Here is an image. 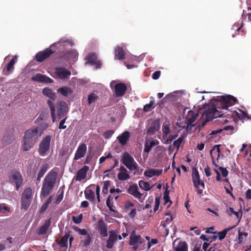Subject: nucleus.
I'll list each match as a JSON object with an SVG mask.
<instances>
[{
    "label": "nucleus",
    "mask_w": 251,
    "mask_h": 251,
    "mask_svg": "<svg viewBox=\"0 0 251 251\" xmlns=\"http://www.w3.org/2000/svg\"><path fill=\"white\" fill-rule=\"evenodd\" d=\"M42 135V131L37 127L27 130L23 138V149L24 151H29L36 142V140Z\"/></svg>",
    "instance_id": "f257e3e1"
},
{
    "label": "nucleus",
    "mask_w": 251,
    "mask_h": 251,
    "mask_svg": "<svg viewBox=\"0 0 251 251\" xmlns=\"http://www.w3.org/2000/svg\"><path fill=\"white\" fill-rule=\"evenodd\" d=\"M57 178V173L53 171L49 172L45 176L42 187L41 195L44 198L49 196L53 189Z\"/></svg>",
    "instance_id": "f03ea898"
},
{
    "label": "nucleus",
    "mask_w": 251,
    "mask_h": 251,
    "mask_svg": "<svg viewBox=\"0 0 251 251\" xmlns=\"http://www.w3.org/2000/svg\"><path fill=\"white\" fill-rule=\"evenodd\" d=\"M217 102V108L219 109H227L228 107L234 104L237 99L232 96H220L215 100Z\"/></svg>",
    "instance_id": "7ed1b4c3"
},
{
    "label": "nucleus",
    "mask_w": 251,
    "mask_h": 251,
    "mask_svg": "<svg viewBox=\"0 0 251 251\" xmlns=\"http://www.w3.org/2000/svg\"><path fill=\"white\" fill-rule=\"evenodd\" d=\"M219 109L217 108V103L214 104V105H213L210 106V107L206 110H205L204 112L203 113L202 115V118H206L209 121L212 120L213 119L220 117L221 118L222 114H221V112L218 109Z\"/></svg>",
    "instance_id": "20e7f679"
},
{
    "label": "nucleus",
    "mask_w": 251,
    "mask_h": 251,
    "mask_svg": "<svg viewBox=\"0 0 251 251\" xmlns=\"http://www.w3.org/2000/svg\"><path fill=\"white\" fill-rule=\"evenodd\" d=\"M121 161L130 171L136 170L138 168L137 164L128 153L123 154Z\"/></svg>",
    "instance_id": "39448f33"
},
{
    "label": "nucleus",
    "mask_w": 251,
    "mask_h": 251,
    "mask_svg": "<svg viewBox=\"0 0 251 251\" xmlns=\"http://www.w3.org/2000/svg\"><path fill=\"white\" fill-rule=\"evenodd\" d=\"M51 136L47 135L44 138L39 145L38 151L41 156H45L48 154L50 148Z\"/></svg>",
    "instance_id": "423d86ee"
},
{
    "label": "nucleus",
    "mask_w": 251,
    "mask_h": 251,
    "mask_svg": "<svg viewBox=\"0 0 251 251\" xmlns=\"http://www.w3.org/2000/svg\"><path fill=\"white\" fill-rule=\"evenodd\" d=\"M86 60L85 64H90L93 65L96 69L100 68L101 66V63L100 61L98 60L96 55L94 53H89L85 58Z\"/></svg>",
    "instance_id": "0eeeda50"
},
{
    "label": "nucleus",
    "mask_w": 251,
    "mask_h": 251,
    "mask_svg": "<svg viewBox=\"0 0 251 251\" xmlns=\"http://www.w3.org/2000/svg\"><path fill=\"white\" fill-rule=\"evenodd\" d=\"M54 51L48 48L43 51H40L36 55V59L38 62H41L49 58Z\"/></svg>",
    "instance_id": "6e6552de"
},
{
    "label": "nucleus",
    "mask_w": 251,
    "mask_h": 251,
    "mask_svg": "<svg viewBox=\"0 0 251 251\" xmlns=\"http://www.w3.org/2000/svg\"><path fill=\"white\" fill-rule=\"evenodd\" d=\"M11 183H15L16 185V189L18 190L21 186L23 179L21 174L18 172H13L9 178Z\"/></svg>",
    "instance_id": "1a4fd4ad"
},
{
    "label": "nucleus",
    "mask_w": 251,
    "mask_h": 251,
    "mask_svg": "<svg viewBox=\"0 0 251 251\" xmlns=\"http://www.w3.org/2000/svg\"><path fill=\"white\" fill-rule=\"evenodd\" d=\"M55 74L60 79H67L71 75L70 71L63 67H58L55 69Z\"/></svg>",
    "instance_id": "9d476101"
},
{
    "label": "nucleus",
    "mask_w": 251,
    "mask_h": 251,
    "mask_svg": "<svg viewBox=\"0 0 251 251\" xmlns=\"http://www.w3.org/2000/svg\"><path fill=\"white\" fill-rule=\"evenodd\" d=\"M192 179L195 187L198 188V186H201L202 188H204V182L200 180L198 171L196 168H193Z\"/></svg>",
    "instance_id": "9b49d317"
},
{
    "label": "nucleus",
    "mask_w": 251,
    "mask_h": 251,
    "mask_svg": "<svg viewBox=\"0 0 251 251\" xmlns=\"http://www.w3.org/2000/svg\"><path fill=\"white\" fill-rule=\"evenodd\" d=\"M68 112L67 104L63 101H60L58 103L57 108V117L60 119L65 117Z\"/></svg>",
    "instance_id": "f8f14e48"
},
{
    "label": "nucleus",
    "mask_w": 251,
    "mask_h": 251,
    "mask_svg": "<svg viewBox=\"0 0 251 251\" xmlns=\"http://www.w3.org/2000/svg\"><path fill=\"white\" fill-rule=\"evenodd\" d=\"M127 192L133 196L135 198L138 199L140 201L142 202L143 199H142V194L139 191L137 185H133L129 187L127 190Z\"/></svg>",
    "instance_id": "ddd939ff"
},
{
    "label": "nucleus",
    "mask_w": 251,
    "mask_h": 251,
    "mask_svg": "<svg viewBox=\"0 0 251 251\" xmlns=\"http://www.w3.org/2000/svg\"><path fill=\"white\" fill-rule=\"evenodd\" d=\"M87 146L85 144L79 145L75 153L74 160H77L83 157L86 152Z\"/></svg>",
    "instance_id": "4468645a"
},
{
    "label": "nucleus",
    "mask_w": 251,
    "mask_h": 251,
    "mask_svg": "<svg viewBox=\"0 0 251 251\" xmlns=\"http://www.w3.org/2000/svg\"><path fill=\"white\" fill-rule=\"evenodd\" d=\"M107 225L102 219L99 220L98 223V230L102 237H107L108 235Z\"/></svg>",
    "instance_id": "2eb2a0df"
},
{
    "label": "nucleus",
    "mask_w": 251,
    "mask_h": 251,
    "mask_svg": "<svg viewBox=\"0 0 251 251\" xmlns=\"http://www.w3.org/2000/svg\"><path fill=\"white\" fill-rule=\"evenodd\" d=\"M197 114H196L194 111L189 110L185 118V122L187 125V126H194V123L196 120Z\"/></svg>",
    "instance_id": "dca6fc26"
},
{
    "label": "nucleus",
    "mask_w": 251,
    "mask_h": 251,
    "mask_svg": "<svg viewBox=\"0 0 251 251\" xmlns=\"http://www.w3.org/2000/svg\"><path fill=\"white\" fill-rule=\"evenodd\" d=\"M126 90V87L124 83H117L114 85V91L117 97L124 96Z\"/></svg>",
    "instance_id": "f3484780"
},
{
    "label": "nucleus",
    "mask_w": 251,
    "mask_h": 251,
    "mask_svg": "<svg viewBox=\"0 0 251 251\" xmlns=\"http://www.w3.org/2000/svg\"><path fill=\"white\" fill-rule=\"evenodd\" d=\"M89 169L88 166H84L77 171L76 176H75V179L79 181L85 179Z\"/></svg>",
    "instance_id": "a211bd4d"
},
{
    "label": "nucleus",
    "mask_w": 251,
    "mask_h": 251,
    "mask_svg": "<svg viewBox=\"0 0 251 251\" xmlns=\"http://www.w3.org/2000/svg\"><path fill=\"white\" fill-rule=\"evenodd\" d=\"M31 79L33 81L41 82L52 83L53 82V80L52 79L41 74H37L33 75Z\"/></svg>",
    "instance_id": "6ab92c4d"
},
{
    "label": "nucleus",
    "mask_w": 251,
    "mask_h": 251,
    "mask_svg": "<svg viewBox=\"0 0 251 251\" xmlns=\"http://www.w3.org/2000/svg\"><path fill=\"white\" fill-rule=\"evenodd\" d=\"M117 240V234L115 231H110L109 232V236L107 241L106 247L108 249L112 248L114 244Z\"/></svg>",
    "instance_id": "aec40b11"
},
{
    "label": "nucleus",
    "mask_w": 251,
    "mask_h": 251,
    "mask_svg": "<svg viewBox=\"0 0 251 251\" xmlns=\"http://www.w3.org/2000/svg\"><path fill=\"white\" fill-rule=\"evenodd\" d=\"M144 240L140 236L136 235L133 232L130 236V245H139L143 243Z\"/></svg>",
    "instance_id": "412c9836"
},
{
    "label": "nucleus",
    "mask_w": 251,
    "mask_h": 251,
    "mask_svg": "<svg viewBox=\"0 0 251 251\" xmlns=\"http://www.w3.org/2000/svg\"><path fill=\"white\" fill-rule=\"evenodd\" d=\"M118 178L120 180H126L129 178L127 170L124 166L120 168V172L118 174Z\"/></svg>",
    "instance_id": "4be33fe9"
},
{
    "label": "nucleus",
    "mask_w": 251,
    "mask_h": 251,
    "mask_svg": "<svg viewBox=\"0 0 251 251\" xmlns=\"http://www.w3.org/2000/svg\"><path fill=\"white\" fill-rule=\"evenodd\" d=\"M69 238V235L68 234H66L64 236H63L61 240L58 243V245L61 247L60 251H65L68 247V240Z\"/></svg>",
    "instance_id": "5701e85b"
},
{
    "label": "nucleus",
    "mask_w": 251,
    "mask_h": 251,
    "mask_svg": "<svg viewBox=\"0 0 251 251\" xmlns=\"http://www.w3.org/2000/svg\"><path fill=\"white\" fill-rule=\"evenodd\" d=\"M50 220L51 219L50 218L49 220H46L44 225L39 228L38 232V234L44 235L47 233V230L50 225Z\"/></svg>",
    "instance_id": "b1692460"
},
{
    "label": "nucleus",
    "mask_w": 251,
    "mask_h": 251,
    "mask_svg": "<svg viewBox=\"0 0 251 251\" xmlns=\"http://www.w3.org/2000/svg\"><path fill=\"white\" fill-rule=\"evenodd\" d=\"M125 58V52L122 48L117 46L115 48V59L122 60Z\"/></svg>",
    "instance_id": "393cba45"
},
{
    "label": "nucleus",
    "mask_w": 251,
    "mask_h": 251,
    "mask_svg": "<svg viewBox=\"0 0 251 251\" xmlns=\"http://www.w3.org/2000/svg\"><path fill=\"white\" fill-rule=\"evenodd\" d=\"M160 128V124L158 122L154 121L151 126L148 129L147 134L149 135H153Z\"/></svg>",
    "instance_id": "a878e982"
},
{
    "label": "nucleus",
    "mask_w": 251,
    "mask_h": 251,
    "mask_svg": "<svg viewBox=\"0 0 251 251\" xmlns=\"http://www.w3.org/2000/svg\"><path fill=\"white\" fill-rule=\"evenodd\" d=\"M129 132L125 131L117 137L119 142L122 145H125L129 138Z\"/></svg>",
    "instance_id": "bb28decb"
},
{
    "label": "nucleus",
    "mask_w": 251,
    "mask_h": 251,
    "mask_svg": "<svg viewBox=\"0 0 251 251\" xmlns=\"http://www.w3.org/2000/svg\"><path fill=\"white\" fill-rule=\"evenodd\" d=\"M162 173V170H158L155 169H150L145 171L144 175L145 176L151 177L154 176H158Z\"/></svg>",
    "instance_id": "cd10ccee"
},
{
    "label": "nucleus",
    "mask_w": 251,
    "mask_h": 251,
    "mask_svg": "<svg viewBox=\"0 0 251 251\" xmlns=\"http://www.w3.org/2000/svg\"><path fill=\"white\" fill-rule=\"evenodd\" d=\"M158 143L157 141H146L145 145V148L144 150V152L146 153H149L151 150V148L155 146Z\"/></svg>",
    "instance_id": "c85d7f7f"
},
{
    "label": "nucleus",
    "mask_w": 251,
    "mask_h": 251,
    "mask_svg": "<svg viewBox=\"0 0 251 251\" xmlns=\"http://www.w3.org/2000/svg\"><path fill=\"white\" fill-rule=\"evenodd\" d=\"M58 92L65 97L72 94V89L68 87L64 86L58 89Z\"/></svg>",
    "instance_id": "c756f323"
},
{
    "label": "nucleus",
    "mask_w": 251,
    "mask_h": 251,
    "mask_svg": "<svg viewBox=\"0 0 251 251\" xmlns=\"http://www.w3.org/2000/svg\"><path fill=\"white\" fill-rule=\"evenodd\" d=\"M85 198L91 201H94L95 199V193L93 190L87 189L84 192Z\"/></svg>",
    "instance_id": "7c9ffc66"
},
{
    "label": "nucleus",
    "mask_w": 251,
    "mask_h": 251,
    "mask_svg": "<svg viewBox=\"0 0 251 251\" xmlns=\"http://www.w3.org/2000/svg\"><path fill=\"white\" fill-rule=\"evenodd\" d=\"M42 92L44 95L48 97L52 100H54L55 99L56 96L55 93H54L50 89L45 88L43 89Z\"/></svg>",
    "instance_id": "2f4dec72"
},
{
    "label": "nucleus",
    "mask_w": 251,
    "mask_h": 251,
    "mask_svg": "<svg viewBox=\"0 0 251 251\" xmlns=\"http://www.w3.org/2000/svg\"><path fill=\"white\" fill-rule=\"evenodd\" d=\"M48 169V165L45 164L43 165L41 169H40L37 176V180L40 181L41 178L44 176L46 172Z\"/></svg>",
    "instance_id": "473e14b6"
},
{
    "label": "nucleus",
    "mask_w": 251,
    "mask_h": 251,
    "mask_svg": "<svg viewBox=\"0 0 251 251\" xmlns=\"http://www.w3.org/2000/svg\"><path fill=\"white\" fill-rule=\"evenodd\" d=\"M91 242V238L89 234L81 237V243L84 247H87L90 245Z\"/></svg>",
    "instance_id": "72a5a7b5"
},
{
    "label": "nucleus",
    "mask_w": 251,
    "mask_h": 251,
    "mask_svg": "<svg viewBox=\"0 0 251 251\" xmlns=\"http://www.w3.org/2000/svg\"><path fill=\"white\" fill-rule=\"evenodd\" d=\"M32 196V192L31 189L30 188H27L23 193L22 198L31 200Z\"/></svg>",
    "instance_id": "f704fd0d"
},
{
    "label": "nucleus",
    "mask_w": 251,
    "mask_h": 251,
    "mask_svg": "<svg viewBox=\"0 0 251 251\" xmlns=\"http://www.w3.org/2000/svg\"><path fill=\"white\" fill-rule=\"evenodd\" d=\"M219 147L220 145H215L210 151V154L213 160L214 158V154H218L217 159H218L220 153Z\"/></svg>",
    "instance_id": "c9c22d12"
},
{
    "label": "nucleus",
    "mask_w": 251,
    "mask_h": 251,
    "mask_svg": "<svg viewBox=\"0 0 251 251\" xmlns=\"http://www.w3.org/2000/svg\"><path fill=\"white\" fill-rule=\"evenodd\" d=\"M163 137L165 139L167 138L170 133V129L169 125L167 123H164L162 126Z\"/></svg>",
    "instance_id": "e433bc0d"
},
{
    "label": "nucleus",
    "mask_w": 251,
    "mask_h": 251,
    "mask_svg": "<svg viewBox=\"0 0 251 251\" xmlns=\"http://www.w3.org/2000/svg\"><path fill=\"white\" fill-rule=\"evenodd\" d=\"M176 251H188V246L185 242H181L178 243L176 248Z\"/></svg>",
    "instance_id": "4c0bfd02"
},
{
    "label": "nucleus",
    "mask_w": 251,
    "mask_h": 251,
    "mask_svg": "<svg viewBox=\"0 0 251 251\" xmlns=\"http://www.w3.org/2000/svg\"><path fill=\"white\" fill-rule=\"evenodd\" d=\"M139 185L142 189L145 191L150 190L151 188V187L149 183L143 180H140L139 181Z\"/></svg>",
    "instance_id": "58836bf2"
},
{
    "label": "nucleus",
    "mask_w": 251,
    "mask_h": 251,
    "mask_svg": "<svg viewBox=\"0 0 251 251\" xmlns=\"http://www.w3.org/2000/svg\"><path fill=\"white\" fill-rule=\"evenodd\" d=\"M98 99V97L95 94L91 93L88 96V104L90 105L91 104L96 102Z\"/></svg>",
    "instance_id": "ea45409f"
},
{
    "label": "nucleus",
    "mask_w": 251,
    "mask_h": 251,
    "mask_svg": "<svg viewBox=\"0 0 251 251\" xmlns=\"http://www.w3.org/2000/svg\"><path fill=\"white\" fill-rule=\"evenodd\" d=\"M113 197L109 196L106 200V204L111 211L115 212L114 206L113 205Z\"/></svg>",
    "instance_id": "a19ab883"
},
{
    "label": "nucleus",
    "mask_w": 251,
    "mask_h": 251,
    "mask_svg": "<svg viewBox=\"0 0 251 251\" xmlns=\"http://www.w3.org/2000/svg\"><path fill=\"white\" fill-rule=\"evenodd\" d=\"M17 57L16 56H15L11 60L9 64L7 65L6 67V71L8 72L7 74H9V73L14 69V65L15 63Z\"/></svg>",
    "instance_id": "79ce46f5"
},
{
    "label": "nucleus",
    "mask_w": 251,
    "mask_h": 251,
    "mask_svg": "<svg viewBox=\"0 0 251 251\" xmlns=\"http://www.w3.org/2000/svg\"><path fill=\"white\" fill-rule=\"evenodd\" d=\"M31 200L22 198V208L26 209L30 205Z\"/></svg>",
    "instance_id": "37998d69"
},
{
    "label": "nucleus",
    "mask_w": 251,
    "mask_h": 251,
    "mask_svg": "<svg viewBox=\"0 0 251 251\" xmlns=\"http://www.w3.org/2000/svg\"><path fill=\"white\" fill-rule=\"evenodd\" d=\"M78 52L75 50L70 51L68 53V57L75 61L78 56Z\"/></svg>",
    "instance_id": "c03bdc74"
},
{
    "label": "nucleus",
    "mask_w": 251,
    "mask_h": 251,
    "mask_svg": "<svg viewBox=\"0 0 251 251\" xmlns=\"http://www.w3.org/2000/svg\"><path fill=\"white\" fill-rule=\"evenodd\" d=\"M111 183L110 181H105L103 182V186L102 188V193L106 194L108 191V187L110 186Z\"/></svg>",
    "instance_id": "a18cd8bd"
},
{
    "label": "nucleus",
    "mask_w": 251,
    "mask_h": 251,
    "mask_svg": "<svg viewBox=\"0 0 251 251\" xmlns=\"http://www.w3.org/2000/svg\"><path fill=\"white\" fill-rule=\"evenodd\" d=\"M68 43L70 44V45L71 46H73L74 45V43L72 42V41L71 40H69V39H66L65 38H62V39H61L58 42L52 44L50 46V47H53L54 45H58L59 43Z\"/></svg>",
    "instance_id": "49530a36"
},
{
    "label": "nucleus",
    "mask_w": 251,
    "mask_h": 251,
    "mask_svg": "<svg viewBox=\"0 0 251 251\" xmlns=\"http://www.w3.org/2000/svg\"><path fill=\"white\" fill-rule=\"evenodd\" d=\"M154 103L153 100L150 101V103L146 104L144 107V110L145 111H149L153 108V105Z\"/></svg>",
    "instance_id": "de8ad7c7"
},
{
    "label": "nucleus",
    "mask_w": 251,
    "mask_h": 251,
    "mask_svg": "<svg viewBox=\"0 0 251 251\" xmlns=\"http://www.w3.org/2000/svg\"><path fill=\"white\" fill-rule=\"evenodd\" d=\"M183 140V136H180L174 142V146L176 147L177 149L179 148V146L180 144H181Z\"/></svg>",
    "instance_id": "09e8293b"
},
{
    "label": "nucleus",
    "mask_w": 251,
    "mask_h": 251,
    "mask_svg": "<svg viewBox=\"0 0 251 251\" xmlns=\"http://www.w3.org/2000/svg\"><path fill=\"white\" fill-rule=\"evenodd\" d=\"M226 235V230H225L224 229L223 231H222L221 232H219L218 233L217 237H218V238L220 240H222L225 238ZM215 238H216L217 237H215Z\"/></svg>",
    "instance_id": "8fccbe9b"
},
{
    "label": "nucleus",
    "mask_w": 251,
    "mask_h": 251,
    "mask_svg": "<svg viewBox=\"0 0 251 251\" xmlns=\"http://www.w3.org/2000/svg\"><path fill=\"white\" fill-rule=\"evenodd\" d=\"M82 214H80L78 217L73 216L72 217V220H73V222L76 224H78L80 223L82 221Z\"/></svg>",
    "instance_id": "3c124183"
},
{
    "label": "nucleus",
    "mask_w": 251,
    "mask_h": 251,
    "mask_svg": "<svg viewBox=\"0 0 251 251\" xmlns=\"http://www.w3.org/2000/svg\"><path fill=\"white\" fill-rule=\"evenodd\" d=\"M10 211V209L8 207L5 206L3 204L0 205V213H5Z\"/></svg>",
    "instance_id": "603ef678"
},
{
    "label": "nucleus",
    "mask_w": 251,
    "mask_h": 251,
    "mask_svg": "<svg viewBox=\"0 0 251 251\" xmlns=\"http://www.w3.org/2000/svg\"><path fill=\"white\" fill-rule=\"evenodd\" d=\"M67 119V117H65L63 120H62L60 121L58 126V128L59 129H65L67 127V126L64 125Z\"/></svg>",
    "instance_id": "864d4df0"
},
{
    "label": "nucleus",
    "mask_w": 251,
    "mask_h": 251,
    "mask_svg": "<svg viewBox=\"0 0 251 251\" xmlns=\"http://www.w3.org/2000/svg\"><path fill=\"white\" fill-rule=\"evenodd\" d=\"M114 133V131L112 130H107L104 132L103 136L105 139H109Z\"/></svg>",
    "instance_id": "5fc2aeb1"
},
{
    "label": "nucleus",
    "mask_w": 251,
    "mask_h": 251,
    "mask_svg": "<svg viewBox=\"0 0 251 251\" xmlns=\"http://www.w3.org/2000/svg\"><path fill=\"white\" fill-rule=\"evenodd\" d=\"M47 103L50 107V112H52V114H53V112H55V108L53 102L51 100H48Z\"/></svg>",
    "instance_id": "6e6d98bb"
},
{
    "label": "nucleus",
    "mask_w": 251,
    "mask_h": 251,
    "mask_svg": "<svg viewBox=\"0 0 251 251\" xmlns=\"http://www.w3.org/2000/svg\"><path fill=\"white\" fill-rule=\"evenodd\" d=\"M164 200L165 203H167L169 201H170L171 203H172L170 200V197L169 196V191H168L167 190H166L164 193Z\"/></svg>",
    "instance_id": "4d7b16f0"
},
{
    "label": "nucleus",
    "mask_w": 251,
    "mask_h": 251,
    "mask_svg": "<svg viewBox=\"0 0 251 251\" xmlns=\"http://www.w3.org/2000/svg\"><path fill=\"white\" fill-rule=\"evenodd\" d=\"M219 170L221 171V173L224 177H226L228 174V171L222 167H219Z\"/></svg>",
    "instance_id": "13d9d810"
},
{
    "label": "nucleus",
    "mask_w": 251,
    "mask_h": 251,
    "mask_svg": "<svg viewBox=\"0 0 251 251\" xmlns=\"http://www.w3.org/2000/svg\"><path fill=\"white\" fill-rule=\"evenodd\" d=\"M229 212H230L232 214H233L235 215L237 218H241V216H239V213L237 212L234 211V209L232 207H229Z\"/></svg>",
    "instance_id": "bf43d9fd"
},
{
    "label": "nucleus",
    "mask_w": 251,
    "mask_h": 251,
    "mask_svg": "<svg viewBox=\"0 0 251 251\" xmlns=\"http://www.w3.org/2000/svg\"><path fill=\"white\" fill-rule=\"evenodd\" d=\"M77 231L79 234L83 235V236L89 234L85 229L78 228Z\"/></svg>",
    "instance_id": "052dcab7"
},
{
    "label": "nucleus",
    "mask_w": 251,
    "mask_h": 251,
    "mask_svg": "<svg viewBox=\"0 0 251 251\" xmlns=\"http://www.w3.org/2000/svg\"><path fill=\"white\" fill-rule=\"evenodd\" d=\"M160 74H161L160 71H156V72H155L152 74V78L153 79H157L159 77V76L160 75Z\"/></svg>",
    "instance_id": "680f3d73"
},
{
    "label": "nucleus",
    "mask_w": 251,
    "mask_h": 251,
    "mask_svg": "<svg viewBox=\"0 0 251 251\" xmlns=\"http://www.w3.org/2000/svg\"><path fill=\"white\" fill-rule=\"evenodd\" d=\"M49 125L48 123H43L40 127V129H39L40 131H42V133H43V131L47 128Z\"/></svg>",
    "instance_id": "e2e57ef3"
},
{
    "label": "nucleus",
    "mask_w": 251,
    "mask_h": 251,
    "mask_svg": "<svg viewBox=\"0 0 251 251\" xmlns=\"http://www.w3.org/2000/svg\"><path fill=\"white\" fill-rule=\"evenodd\" d=\"M243 241V236L240 234V230H238V238L237 242L239 244H241Z\"/></svg>",
    "instance_id": "0e129e2a"
},
{
    "label": "nucleus",
    "mask_w": 251,
    "mask_h": 251,
    "mask_svg": "<svg viewBox=\"0 0 251 251\" xmlns=\"http://www.w3.org/2000/svg\"><path fill=\"white\" fill-rule=\"evenodd\" d=\"M48 206V205L47 204H46L45 203H44L41 208L40 212L41 213L44 212L47 210Z\"/></svg>",
    "instance_id": "69168bd1"
},
{
    "label": "nucleus",
    "mask_w": 251,
    "mask_h": 251,
    "mask_svg": "<svg viewBox=\"0 0 251 251\" xmlns=\"http://www.w3.org/2000/svg\"><path fill=\"white\" fill-rule=\"evenodd\" d=\"M204 172L207 176H209L211 175L210 169L208 166L205 168Z\"/></svg>",
    "instance_id": "338daca9"
},
{
    "label": "nucleus",
    "mask_w": 251,
    "mask_h": 251,
    "mask_svg": "<svg viewBox=\"0 0 251 251\" xmlns=\"http://www.w3.org/2000/svg\"><path fill=\"white\" fill-rule=\"evenodd\" d=\"M159 206V201L158 199L156 198L155 199V205L154 207V211H156V210H158Z\"/></svg>",
    "instance_id": "774afa93"
}]
</instances>
